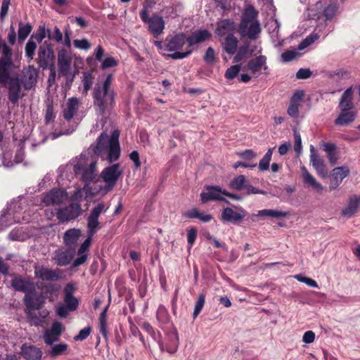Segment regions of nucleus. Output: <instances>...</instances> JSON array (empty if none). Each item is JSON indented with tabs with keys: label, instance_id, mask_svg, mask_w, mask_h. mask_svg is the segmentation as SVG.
Listing matches in <instances>:
<instances>
[{
	"label": "nucleus",
	"instance_id": "obj_64",
	"mask_svg": "<svg viewBox=\"0 0 360 360\" xmlns=\"http://www.w3.org/2000/svg\"><path fill=\"white\" fill-rule=\"evenodd\" d=\"M311 75V72L307 68H301L296 73V77L297 79H307Z\"/></svg>",
	"mask_w": 360,
	"mask_h": 360
},
{
	"label": "nucleus",
	"instance_id": "obj_46",
	"mask_svg": "<svg viewBox=\"0 0 360 360\" xmlns=\"http://www.w3.org/2000/svg\"><path fill=\"white\" fill-rule=\"evenodd\" d=\"M31 31L32 26L30 24L22 25V22H20L18 29L19 39L24 40L30 34Z\"/></svg>",
	"mask_w": 360,
	"mask_h": 360
},
{
	"label": "nucleus",
	"instance_id": "obj_28",
	"mask_svg": "<svg viewBox=\"0 0 360 360\" xmlns=\"http://www.w3.org/2000/svg\"><path fill=\"white\" fill-rule=\"evenodd\" d=\"M303 97L304 93L302 91H298L292 95L290 99L289 107L287 110L288 115L292 117H298L299 107L300 105V103Z\"/></svg>",
	"mask_w": 360,
	"mask_h": 360
},
{
	"label": "nucleus",
	"instance_id": "obj_37",
	"mask_svg": "<svg viewBox=\"0 0 360 360\" xmlns=\"http://www.w3.org/2000/svg\"><path fill=\"white\" fill-rule=\"evenodd\" d=\"M353 91L352 87L345 91L340 101L339 107L341 110H352L353 108L352 103Z\"/></svg>",
	"mask_w": 360,
	"mask_h": 360
},
{
	"label": "nucleus",
	"instance_id": "obj_42",
	"mask_svg": "<svg viewBox=\"0 0 360 360\" xmlns=\"http://www.w3.org/2000/svg\"><path fill=\"white\" fill-rule=\"evenodd\" d=\"M246 178L244 175H239L230 182V187L234 190L240 191L245 188L247 186Z\"/></svg>",
	"mask_w": 360,
	"mask_h": 360
},
{
	"label": "nucleus",
	"instance_id": "obj_55",
	"mask_svg": "<svg viewBox=\"0 0 360 360\" xmlns=\"http://www.w3.org/2000/svg\"><path fill=\"white\" fill-rule=\"evenodd\" d=\"M295 278L297 279L298 281L304 283L310 287H313V288L319 287L316 281H315L314 280H313L310 278L303 276L301 274L295 275Z\"/></svg>",
	"mask_w": 360,
	"mask_h": 360
},
{
	"label": "nucleus",
	"instance_id": "obj_6",
	"mask_svg": "<svg viewBox=\"0 0 360 360\" xmlns=\"http://www.w3.org/2000/svg\"><path fill=\"white\" fill-rule=\"evenodd\" d=\"M25 205V199L19 198L13 200L7 207V210L0 216V230L8 228L15 223L24 221L25 217H20L22 210Z\"/></svg>",
	"mask_w": 360,
	"mask_h": 360
},
{
	"label": "nucleus",
	"instance_id": "obj_45",
	"mask_svg": "<svg viewBox=\"0 0 360 360\" xmlns=\"http://www.w3.org/2000/svg\"><path fill=\"white\" fill-rule=\"evenodd\" d=\"M156 316L158 320L162 323H167L169 321V314L167 310L162 305H160L158 307Z\"/></svg>",
	"mask_w": 360,
	"mask_h": 360
},
{
	"label": "nucleus",
	"instance_id": "obj_58",
	"mask_svg": "<svg viewBox=\"0 0 360 360\" xmlns=\"http://www.w3.org/2000/svg\"><path fill=\"white\" fill-rule=\"evenodd\" d=\"M91 332V328L87 326L82 329L79 334L74 337L75 341H82L88 338Z\"/></svg>",
	"mask_w": 360,
	"mask_h": 360
},
{
	"label": "nucleus",
	"instance_id": "obj_50",
	"mask_svg": "<svg viewBox=\"0 0 360 360\" xmlns=\"http://www.w3.org/2000/svg\"><path fill=\"white\" fill-rule=\"evenodd\" d=\"M205 302V296L203 294H200L198 299L195 304V309L193 313V316L195 319L202 311Z\"/></svg>",
	"mask_w": 360,
	"mask_h": 360
},
{
	"label": "nucleus",
	"instance_id": "obj_39",
	"mask_svg": "<svg viewBox=\"0 0 360 360\" xmlns=\"http://www.w3.org/2000/svg\"><path fill=\"white\" fill-rule=\"evenodd\" d=\"M81 236V231L78 229H72L65 231L63 237L66 245L71 247L77 243Z\"/></svg>",
	"mask_w": 360,
	"mask_h": 360
},
{
	"label": "nucleus",
	"instance_id": "obj_34",
	"mask_svg": "<svg viewBox=\"0 0 360 360\" xmlns=\"http://www.w3.org/2000/svg\"><path fill=\"white\" fill-rule=\"evenodd\" d=\"M355 117L356 113L354 111L341 110L340 114L335 120V124L340 126H347L354 120Z\"/></svg>",
	"mask_w": 360,
	"mask_h": 360
},
{
	"label": "nucleus",
	"instance_id": "obj_29",
	"mask_svg": "<svg viewBox=\"0 0 360 360\" xmlns=\"http://www.w3.org/2000/svg\"><path fill=\"white\" fill-rule=\"evenodd\" d=\"M74 252L72 250H63L58 249L55 251L53 259L58 266H66L72 259Z\"/></svg>",
	"mask_w": 360,
	"mask_h": 360
},
{
	"label": "nucleus",
	"instance_id": "obj_4",
	"mask_svg": "<svg viewBox=\"0 0 360 360\" xmlns=\"http://www.w3.org/2000/svg\"><path fill=\"white\" fill-rule=\"evenodd\" d=\"M257 16V13L252 6H248L245 9L239 25V33L242 37H247L250 39L257 38L261 32V27L259 21L256 19Z\"/></svg>",
	"mask_w": 360,
	"mask_h": 360
},
{
	"label": "nucleus",
	"instance_id": "obj_11",
	"mask_svg": "<svg viewBox=\"0 0 360 360\" xmlns=\"http://www.w3.org/2000/svg\"><path fill=\"white\" fill-rule=\"evenodd\" d=\"M57 58L59 74L63 76L68 75L70 73L73 60V54L71 50L65 48L58 49Z\"/></svg>",
	"mask_w": 360,
	"mask_h": 360
},
{
	"label": "nucleus",
	"instance_id": "obj_38",
	"mask_svg": "<svg viewBox=\"0 0 360 360\" xmlns=\"http://www.w3.org/2000/svg\"><path fill=\"white\" fill-rule=\"evenodd\" d=\"M224 50L229 53L233 54L236 53L238 48V39L233 34H228L224 37L222 42Z\"/></svg>",
	"mask_w": 360,
	"mask_h": 360
},
{
	"label": "nucleus",
	"instance_id": "obj_57",
	"mask_svg": "<svg viewBox=\"0 0 360 360\" xmlns=\"http://www.w3.org/2000/svg\"><path fill=\"white\" fill-rule=\"evenodd\" d=\"M299 56H300V53H298L297 51L289 50V51H287L284 52L283 53H282L281 58H282L283 61L289 62V61L296 58Z\"/></svg>",
	"mask_w": 360,
	"mask_h": 360
},
{
	"label": "nucleus",
	"instance_id": "obj_54",
	"mask_svg": "<svg viewBox=\"0 0 360 360\" xmlns=\"http://www.w3.org/2000/svg\"><path fill=\"white\" fill-rule=\"evenodd\" d=\"M318 35L316 34H311L307 38H305L298 46V50H302L307 46H310L318 39Z\"/></svg>",
	"mask_w": 360,
	"mask_h": 360
},
{
	"label": "nucleus",
	"instance_id": "obj_7",
	"mask_svg": "<svg viewBox=\"0 0 360 360\" xmlns=\"http://www.w3.org/2000/svg\"><path fill=\"white\" fill-rule=\"evenodd\" d=\"M187 43L186 37L184 34H179L170 39H166L164 51L171 52L168 54L169 58L172 59H182L192 53L191 49H186L184 52L180 51L183 50L184 46Z\"/></svg>",
	"mask_w": 360,
	"mask_h": 360
},
{
	"label": "nucleus",
	"instance_id": "obj_23",
	"mask_svg": "<svg viewBox=\"0 0 360 360\" xmlns=\"http://www.w3.org/2000/svg\"><path fill=\"white\" fill-rule=\"evenodd\" d=\"M37 71L33 66H28L22 71L21 82L26 89H30L36 84Z\"/></svg>",
	"mask_w": 360,
	"mask_h": 360
},
{
	"label": "nucleus",
	"instance_id": "obj_52",
	"mask_svg": "<svg viewBox=\"0 0 360 360\" xmlns=\"http://www.w3.org/2000/svg\"><path fill=\"white\" fill-rule=\"evenodd\" d=\"M293 135L295 139L294 150L295 153L299 155L302 153V139L300 132L295 129L293 131Z\"/></svg>",
	"mask_w": 360,
	"mask_h": 360
},
{
	"label": "nucleus",
	"instance_id": "obj_49",
	"mask_svg": "<svg viewBox=\"0 0 360 360\" xmlns=\"http://www.w3.org/2000/svg\"><path fill=\"white\" fill-rule=\"evenodd\" d=\"M248 50H249V43H245L243 45H242L239 48L236 55L235 56V57L233 58L234 62L238 63L242 59H243L248 54Z\"/></svg>",
	"mask_w": 360,
	"mask_h": 360
},
{
	"label": "nucleus",
	"instance_id": "obj_53",
	"mask_svg": "<svg viewBox=\"0 0 360 360\" xmlns=\"http://www.w3.org/2000/svg\"><path fill=\"white\" fill-rule=\"evenodd\" d=\"M73 46L78 49L89 50L91 47V43L86 39H75L73 41Z\"/></svg>",
	"mask_w": 360,
	"mask_h": 360
},
{
	"label": "nucleus",
	"instance_id": "obj_59",
	"mask_svg": "<svg viewBox=\"0 0 360 360\" xmlns=\"http://www.w3.org/2000/svg\"><path fill=\"white\" fill-rule=\"evenodd\" d=\"M11 4V0H3L0 11V19L1 20H4L6 15H8L9 6Z\"/></svg>",
	"mask_w": 360,
	"mask_h": 360
},
{
	"label": "nucleus",
	"instance_id": "obj_12",
	"mask_svg": "<svg viewBox=\"0 0 360 360\" xmlns=\"http://www.w3.org/2000/svg\"><path fill=\"white\" fill-rule=\"evenodd\" d=\"M68 198V193L64 189L53 188L41 198L45 206L58 205L65 202Z\"/></svg>",
	"mask_w": 360,
	"mask_h": 360
},
{
	"label": "nucleus",
	"instance_id": "obj_61",
	"mask_svg": "<svg viewBox=\"0 0 360 360\" xmlns=\"http://www.w3.org/2000/svg\"><path fill=\"white\" fill-rule=\"evenodd\" d=\"M50 34L49 30H46L44 26H40L37 30V34H36V39L39 43L41 42L48 34Z\"/></svg>",
	"mask_w": 360,
	"mask_h": 360
},
{
	"label": "nucleus",
	"instance_id": "obj_5",
	"mask_svg": "<svg viewBox=\"0 0 360 360\" xmlns=\"http://www.w3.org/2000/svg\"><path fill=\"white\" fill-rule=\"evenodd\" d=\"M105 211V206L103 202L98 203L91 210L87 218V233L88 238L83 242L78 250L77 254H87L91 243V237L96 233L100 227L98 218Z\"/></svg>",
	"mask_w": 360,
	"mask_h": 360
},
{
	"label": "nucleus",
	"instance_id": "obj_10",
	"mask_svg": "<svg viewBox=\"0 0 360 360\" xmlns=\"http://www.w3.org/2000/svg\"><path fill=\"white\" fill-rule=\"evenodd\" d=\"M122 174L123 169L119 163L105 167L100 174V177L105 184L103 188L104 191L105 192L111 191Z\"/></svg>",
	"mask_w": 360,
	"mask_h": 360
},
{
	"label": "nucleus",
	"instance_id": "obj_1",
	"mask_svg": "<svg viewBox=\"0 0 360 360\" xmlns=\"http://www.w3.org/2000/svg\"><path fill=\"white\" fill-rule=\"evenodd\" d=\"M97 160L93 155L89 153H82L72 160V165L76 175L80 176V179L86 185L79 189H77L71 196V200H81L86 198L90 192L88 184L93 181L98 176L96 169Z\"/></svg>",
	"mask_w": 360,
	"mask_h": 360
},
{
	"label": "nucleus",
	"instance_id": "obj_27",
	"mask_svg": "<svg viewBox=\"0 0 360 360\" xmlns=\"http://www.w3.org/2000/svg\"><path fill=\"white\" fill-rule=\"evenodd\" d=\"M148 30L155 37L160 35L165 29V21L163 18L158 15L152 16L148 21Z\"/></svg>",
	"mask_w": 360,
	"mask_h": 360
},
{
	"label": "nucleus",
	"instance_id": "obj_43",
	"mask_svg": "<svg viewBox=\"0 0 360 360\" xmlns=\"http://www.w3.org/2000/svg\"><path fill=\"white\" fill-rule=\"evenodd\" d=\"M272 148H269L262 159L259 162V169L262 172L266 171L269 167V163L272 156Z\"/></svg>",
	"mask_w": 360,
	"mask_h": 360
},
{
	"label": "nucleus",
	"instance_id": "obj_24",
	"mask_svg": "<svg viewBox=\"0 0 360 360\" xmlns=\"http://www.w3.org/2000/svg\"><path fill=\"white\" fill-rule=\"evenodd\" d=\"M246 215V212L240 207V212H235L230 207H226L222 211L221 219L224 221L237 223L241 221Z\"/></svg>",
	"mask_w": 360,
	"mask_h": 360
},
{
	"label": "nucleus",
	"instance_id": "obj_3",
	"mask_svg": "<svg viewBox=\"0 0 360 360\" xmlns=\"http://www.w3.org/2000/svg\"><path fill=\"white\" fill-rule=\"evenodd\" d=\"M119 131H114L110 137L105 134H101L97 139V144L94 149L96 155L105 158L112 162L117 160L120 156L119 143Z\"/></svg>",
	"mask_w": 360,
	"mask_h": 360
},
{
	"label": "nucleus",
	"instance_id": "obj_8",
	"mask_svg": "<svg viewBox=\"0 0 360 360\" xmlns=\"http://www.w3.org/2000/svg\"><path fill=\"white\" fill-rule=\"evenodd\" d=\"M0 83H6L13 65L12 50L5 41H0Z\"/></svg>",
	"mask_w": 360,
	"mask_h": 360
},
{
	"label": "nucleus",
	"instance_id": "obj_18",
	"mask_svg": "<svg viewBox=\"0 0 360 360\" xmlns=\"http://www.w3.org/2000/svg\"><path fill=\"white\" fill-rule=\"evenodd\" d=\"M349 169L347 166L338 167L334 168L330 175L329 189L330 191L336 189L341 184L342 180L349 175Z\"/></svg>",
	"mask_w": 360,
	"mask_h": 360
},
{
	"label": "nucleus",
	"instance_id": "obj_35",
	"mask_svg": "<svg viewBox=\"0 0 360 360\" xmlns=\"http://www.w3.org/2000/svg\"><path fill=\"white\" fill-rule=\"evenodd\" d=\"M11 286L17 291L26 293L34 288L32 283L27 280L22 279L21 277H15L11 281Z\"/></svg>",
	"mask_w": 360,
	"mask_h": 360
},
{
	"label": "nucleus",
	"instance_id": "obj_20",
	"mask_svg": "<svg viewBox=\"0 0 360 360\" xmlns=\"http://www.w3.org/2000/svg\"><path fill=\"white\" fill-rule=\"evenodd\" d=\"M63 326L60 322H54L51 329H47L44 333V340L46 344L51 345L59 340L63 330Z\"/></svg>",
	"mask_w": 360,
	"mask_h": 360
},
{
	"label": "nucleus",
	"instance_id": "obj_17",
	"mask_svg": "<svg viewBox=\"0 0 360 360\" xmlns=\"http://www.w3.org/2000/svg\"><path fill=\"white\" fill-rule=\"evenodd\" d=\"M225 190H222L219 186H208L205 192L200 193L202 202L205 203L210 200L224 201L229 203L224 198Z\"/></svg>",
	"mask_w": 360,
	"mask_h": 360
},
{
	"label": "nucleus",
	"instance_id": "obj_30",
	"mask_svg": "<svg viewBox=\"0 0 360 360\" xmlns=\"http://www.w3.org/2000/svg\"><path fill=\"white\" fill-rule=\"evenodd\" d=\"M79 106V100L75 97L69 98L63 109V117L66 120H71L77 113Z\"/></svg>",
	"mask_w": 360,
	"mask_h": 360
},
{
	"label": "nucleus",
	"instance_id": "obj_15",
	"mask_svg": "<svg viewBox=\"0 0 360 360\" xmlns=\"http://www.w3.org/2000/svg\"><path fill=\"white\" fill-rule=\"evenodd\" d=\"M179 345V336L176 330H172L167 333L163 340L159 341V346L162 351H167L170 354L176 352Z\"/></svg>",
	"mask_w": 360,
	"mask_h": 360
},
{
	"label": "nucleus",
	"instance_id": "obj_31",
	"mask_svg": "<svg viewBox=\"0 0 360 360\" xmlns=\"http://www.w3.org/2000/svg\"><path fill=\"white\" fill-rule=\"evenodd\" d=\"M22 355L28 360H40L41 351L35 346L23 345L21 347Z\"/></svg>",
	"mask_w": 360,
	"mask_h": 360
},
{
	"label": "nucleus",
	"instance_id": "obj_16",
	"mask_svg": "<svg viewBox=\"0 0 360 360\" xmlns=\"http://www.w3.org/2000/svg\"><path fill=\"white\" fill-rule=\"evenodd\" d=\"M310 165L316 170L317 174L321 177L325 178L328 175V170L326 166L320 158L319 154L316 153L314 146H310Z\"/></svg>",
	"mask_w": 360,
	"mask_h": 360
},
{
	"label": "nucleus",
	"instance_id": "obj_33",
	"mask_svg": "<svg viewBox=\"0 0 360 360\" xmlns=\"http://www.w3.org/2000/svg\"><path fill=\"white\" fill-rule=\"evenodd\" d=\"M210 36V33L207 30H198L193 32L191 36L186 37L188 47L207 40Z\"/></svg>",
	"mask_w": 360,
	"mask_h": 360
},
{
	"label": "nucleus",
	"instance_id": "obj_41",
	"mask_svg": "<svg viewBox=\"0 0 360 360\" xmlns=\"http://www.w3.org/2000/svg\"><path fill=\"white\" fill-rule=\"evenodd\" d=\"M108 306L104 308L99 316V330L105 339L108 338L107 330V311Z\"/></svg>",
	"mask_w": 360,
	"mask_h": 360
},
{
	"label": "nucleus",
	"instance_id": "obj_2",
	"mask_svg": "<svg viewBox=\"0 0 360 360\" xmlns=\"http://www.w3.org/2000/svg\"><path fill=\"white\" fill-rule=\"evenodd\" d=\"M112 75H108L102 84H97L94 89V105L101 115L110 110L115 102L114 91L111 89Z\"/></svg>",
	"mask_w": 360,
	"mask_h": 360
},
{
	"label": "nucleus",
	"instance_id": "obj_48",
	"mask_svg": "<svg viewBox=\"0 0 360 360\" xmlns=\"http://www.w3.org/2000/svg\"><path fill=\"white\" fill-rule=\"evenodd\" d=\"M37 49V44L32 40L30 39L25 45V56L30 60L34 58L35 50Z\"/></svg>",
	"mask_w": 360,
	"mask_h": 360
},
{
	"label": "nucleus",
	"instance_id": "obj_63",
	"mask_svg": "<svg viewBox=\"0 0 360 360\" xmlns=\"http://www.w3.org/2000/svg\"><path fill=\"white\" fill-rule=\"evenodd\" d=\"M57 314L60 317H66L69 311H72L65 304H59L57 307Z\"/></svg>",
	"mask_w": 360,
	"mask_h": 360
},
{
	"label": "nucleus",
	"instance_id": "obj_25",
	"mask_svg": "<svg viewBox=\"0 0 360 360\" xmlns=\"http://www.w3.org/2000/svg\"><path fill=\"white\" fill-rule=\"evenodd\" d=\"M75 290L74 284L68 283L64 289V304L71 311H75L79 305L78 300L73 296Z\"/></svg>",
	"mask_w": 360,
	"mask_h": 360
},
{
	"label": "nucleus",
	"instance_id": "obj_60",
	"mask_svg": "<svg viewBox=\"0 0 360 360\" xmlns=\"http://www.w3.org/2000/svg\"><path fill=\"white\" fill-rule=\"evenodd\" d=\"M205 61L208 64H214L215 62V52L212 47H209L204 56Z\"/></svg>",
	"mask_w": 360,
	"mask_h": 360
},
{
	"label": "nucleus",
	"instance_id": "obj_47",
	"mask_svg": "<svg viewBox=\"0 0 360 360\" xmlns=\"http://www.w3.org/2000/svg\"><path fill=\"white\" fill-rule=\"evenodd\" d=\"M68 347V345L65 343L56 345L52 347L51 350L50 351V354L53 357L61 355L66 352Z\"/></svg>",
	"mask_w": 360,
	"mask_h": 360
},
{
	"label": "nucleus",
	"instance_id": "obj_51",
	"mask_svg": "<svg viewBox=\"0 0 360 360\" xmlns=\"http://www.w3.org/2000/svg\"><path fill=\"white\" fill-rule=\"evenodd\" d=\"M240 70V65H232L226 70L224 76L227 79H233L238 75Z\"/></svg>",
	"mask_w": 360,
	"mask_h": 360
},
{
	"label": "nucleus",
	"instance_id": "obj_44",
	"mask_svg": "<svg viewBox=\"0 0 360 360\" xmlns=\"http://www.w3.org/2000/svg\"><path fill=\"white\" fill-rule=\"evenodd\" d=\"M119 64L118 60L109 55H106L105 58L101 61V68L103 70L117 66Z\"/></svg>",
	"mask_w": 360,
	"mask_h": 360
},
{
	"label": "nucleus",
	"instance_id": "obj_14",
	"mask_svg": "<svg viewBox=\"0 0 360 360\" xmlns=\"http://www.w3.org/2000/svg\"><path fill=\"white\" fill-rule=\"evenodd\" d=\"M38 63L43 69L47 68L53 65L55 56L52 46L50 44L44 42L38 49Z\"/></svg>",
	"mask_w": 360,
	"mask_h": 360
},
{
	"label": "nucleus",
	"instance_id": "obj_40",
	"mask_svg": "<svg viewBox=\"0 0 360 360\" xmlns=\"http://www.w3.org/2000/svg\"><path fill=\"white\" fill-rule=\"evenodd\" d=\"M259 217H269L272 218L286 217L290 215L288 212L278 211L276 210H262L257 214Z\"/></svg>",
	"mask_w": 360,
	"mask_h": 360
},
{
	"label": "nucleus",
	"instance_id": "obj_19",
	"mask_svg": "<svg viewBox=\"0 0 360 360\" xmlns=\"http://www.w3.org/2000/svg\"><path fill=\"white\" fill-rule=\"evenodd\" d=\"M248 70L256 77H259L262 70H266V57L262 55L250 60L247 65Z\"/></svg>",
	"mask_w": 360,
	"mask_h": 360
},
{
	"label": "nucleus",
	"instance_id": "obj_22",
	"mask_svg": "<svg viewBox=\"0 0 360 360\" xmlns=\"http://www.w3.org/2000/svg\"><path fill=\"white\" fill-rule=\"evenodd\" d=\"M35 276L43 281H53L60 278L59 270H53L44 266H36L34 269Z\"/></svg>",
	"mask_w": 360,
	"mask_h": 360
},
{
	"label": "nucleus",
	"instance_id": "obj_26",
	"mask_svg": "<svg viewBox=\"0 0 360 360\" xmlns=\"http://www.w3.org/2000/svg\"><path fill=\"white\" fill-rule=\"evenodd\" d=\"M8 89L9 101L13 104L17 103L21 97V86L19 79L11 78L8 81Z\"/></svg>",
	"mask_w": 360,
	"mask_h": 360
},
{
	"label": "nucleus",
	"instance_id": "obj_62",
	"mask_svg": "<svg viewBox=\"0 0 360 360\" xmlns=\"http://www.w3.org/2000/svg\"><path fill=\"white\" fill-rule=\"evenodd\" d=\"M48 37L50 39L56 41V42H60L63 40V33L58 27H55L53 34H49Z\"/></svg>",
	"mask_w": 360,
	"mask_h": 360
},
{
	"label": "nucleus",
	"instance_id": "obj_36",
	"mask_svg": "<svg viewBox=\"0 0 360 360\" xmlns=\"http://www.w3.org/2000/svg\"><path fill=\"white\" fill-rule=\"evenodd\" d=\"M234 30L235 25L233 21L224 20L218 23L216 32L220 37H226L228 34H231V32Z\"/></svg>",
	"mask_w": 360,
	"mask_h": 360
},
{
	"label": "nucleus",
	"instance_id": "obj_32",
	"mask_svg": "<svg viewBox=\"0 0 360 360\" xmlns=\"http://www.w3.org/2000/svg\"><path fill=\"white\" fill-rule=\"evenodd\" d=\"M360 207V197H350L347 205L342 210V214L348 218L352 217Z\"/></svg>",
	"mask_w": 360,
	"mask_h": 360
},
{
	"label": "nucleus",
	"instance_id": "obj_13",
	"mask_svg": "<svg viewBox=\"0 0 360 360\" xmlns=\"http://www.w3.org/2000/svg\"><path fill=\"white\" fill-rule=\"evenodd\" d=\"M81 213V205L77 203H71L68 206L58 209L56 217L59 222L65 223L76 219Z\"/></svg>",
	"mask_w": 360,
	"mask_h": 360
},
{
	"label": "nucleus",
	"instance_id": "obj_21",
	"mask_svg": "<svg viewBox=\"0 0 360 360\" xmlns=\"http://www.w3.org/2000/svg\"><path fill=\"white\" fill-rule=\"evenodd\" d=\"M300 171L302 181L304 185L318 193L323 191V186L322 184L317 181L316 178L308 171L305 166H302Z\"/></svg>",
	"mask_w": 360,
	"mask_h": 360
},
{
	"label": "nucleus",
	"instance_id": "obj_9",
	"mask_svg": "<svg viewBox=\"0 0 360 360\" xmlns=\"http://www.w3.org/2000/svg\"><path fill=\"white\" fill-rule=\"evenodd\" d=\"M24 302L28 309L27 316L30 319L31 324L37 326L40 323V320L34 315L32 310L39 309L44 303V298L41 295H37L33 292H28L24 297Z\"/></svg>",
	"mask_w": 360,
	"mask_h": 360
},
{
	"label": "nucleus",
	"instance_id": "obj_56",
	"mask_svg": "<svg viewBox=\"0 0 360 360\" xmlns=\"http://www.w3.org/2000/svg\"><path fill=\"white\" fill-rule=\"evenodd\" d=\"M338 5L336 4H330L323 11V15L327 20L331 19L338 11Z\"/></svg>",
	"mask_w": 360,
	"mask_h": 360
}]
</instances>
